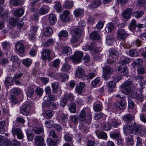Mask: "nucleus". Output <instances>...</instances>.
<instances>
[{
	"label": "nucleus",
	"mask_w": 146,
	"mask_h": 146,
	"mask_svg": "<svg viewBox=\"0 0 146 146\" xmlns=\"http://www.w3.org/2000/svg\"><path fill=\"white\" fill-rule=\"evenodd\" d=\"M42 109L43 110L45 108H49L52 107L53 110H56V104L54 102H44L42 104Z\"/></svg>",
	"instance_id": "9"
},
{
	"label": "nucleus",
	"mask_w": 146,
	"mask_h": 146,
	"mask_svg": "<svg viewBox=\"0 0 146 146\" xmlns=\"http://www.w3.org/2000/svg\"><path fill=\"white\" fill-rule=\"evenodd\" d=\"M54 42L53 39L49 38L43 44V46L44 47L49 46L50 45L54 44Z\"/></svg>",
	"instance_id": "57"
},
{
	"label": "nucleus",
	"mask_w": 146,
	"mask_h": 146,
	"mask_svg": "<svg viewBox=\"0 0 146 146\" xmlns=\"http://www.w3.org/2000/svg\"><path fill=\"white\" fill-rule=\"evenodd\" d=\"M114 40V38L112 36H108L106 38V42L109 45H111Z\"/></svg>",
	"instance_id": "56"
},
{
	"label": "nucleus",
	"mask_w": 146,
	"mask_h": 146,
	"mask_svg": "<svg viewBox=\"0 0 146 146\" xmlns=\"http://www.w3.org/2000/svg\"><path fill=\"white\" fill-rule=\"evenodd\" d=\"M26 134L28 140L29 141H32L34 139V134L30 131H27Z\"/></svg>",
	"instance_id": "63"
},
{
	"label": "nucleus",
	"mask_w": 146,
	"mask_h": 146,
	"mask_svg": "<svg viewBox=\"0 0 146 146\" xmlns=\"http://www.w3.org/2000/svg\"><path fill=\"white\" fill-rule=\"evenodd\" d=\"M79 128L81 131L85 133H87L89 131L88 127L84 125V124L82 123H80Z\"/></svg>",
	"instance_id": "33"
},
{
	"label": "nucleus",
	"mask_w": 146,
	"mask_h": 146,
	"mask_svg": "<svg viewBox=\"0 0 146 146\" xmlns=\"http://www.w3.org/2000/svg\"><path fill=\"white\" fill-rule=\"evenodd\" d=\"M103 72L104 73L108 74H111L113 72L112 68L110 67H106L103 68Z\"/></svg>",
	"instance_id": "52"
},
{
	"label": "nucleus",
	"mask_w": 146,
	"mask_h": 146,
	"mask_svg": "<svg viewBox=\"0 0 146 146\" xmlns=\"http://www.w3.org/2000/svg\"><path fill=\"white\" fill-rule=\"evenodd\" d=\"M143 64V62L140 58H137L134 60L132 63V66L134 68L138 67L141 66Z\"/></svg>",
	"instance_id": "22"
},
{
	"label": "nucleus",
	"mask_w": 146,
	"mask_h": 146,
	"mask_svg": "<svg viewBox=\"0 0 146 146\" xmlns=\"http://www.w3.org/2000/svg\"><path fill=\"white\" fill-rule=\"evenodd\" d=\"M84 12V10L82 9L78 8L75 9L73 12L74 14L76 17L82 15Z\"/></svg>",
	"instance_id": "26"
},
{
	"label": "nucleus",
	"mask_w": 146,
	"mask_h": 146,
	"mask_svg": "<svg viewBox=\"0 0 146 146\" xmlns=\"http://www.w3.org/2000/svg\"><path fill=\"white\" fill-rule=\"evenodd\" d=\"M55 7L56 10L58 12H60L63 11L61 4L59 1L55 2Z\"/></svg>",
	"instance_id": "43"
},
{
	"label": "nucleus",
	"mask_w": 146,
	"mask_h": 146,
	"mask_svg": "<svg viewBox=\"0 0 146 146\" xmlns=\"http://www.w3.org/2000/svg\"><path fill=\"white\" fill-rule=\"evenodd\" d=\"M130 62V59L128 58H125L119 61L120 63L122 65L118 67L117 70L119 72H120L121 74L123 76L127 75L128 73V68L125 64L128 63Z\"/></svg>",
	"instance_id": "2"
},
{
	"label": "nucleus",
	"mask_w": 146,
	"mask_h": 146,
	"mask_svg": "<svg viewBox=\"0 0 146 146\" xmlns=\"http://www.w3.org/2000/svg\"><path fill=\"white\" fill-rule=\"evenodd\" d=\"M13 81V79L12 78L7 77L6 79L5 82V86L7 87L11 86L12 85Z\"/></svg>",
	"instance_id": "46"
},
{
	"label": "nucleus",
	"mask_w": 146,
	"mask_h": 146,
	"mask_svg": "<svg viewBox=\"0 0 146 146\" xmlns=\"http://www.w3.org/2000/svg\"><path fill=\"white\" fill-rule=\"evenodd\" d=\"M51 52L50 50L49 49H45L43 50L41 53V59L43 61L45 62L46 60H50L51 57L50 56V54Z\"/></svg>",
	"instance_id": "7"
},
{
	"label": "nucleus",
	"mask_w": 146,
	"mask_h": 146,
	"mask_svg": "<svg viewBox=\"0 0 146 146\" xmlns=\"http://www.w3.org/2000/svg\"><path fill=\"white\" fill-rule=\"evenodd\" d=\"M123 119L126 121H131L134 119V117L131 114H127L122 117Z\"/></svg>",
	"instance_id": "39"
},
{
	"label": "nucleus",
	"mask_w": 146,
	"mask_h": 146,
	"mask_svg": "<svg viewBox=\"0 0 146 146\" xmlns=\"http://www.w3.org/2000/svg\"><path fill=\"white\" fill-rule=\"evenodd\" d=\"M90 37L92 39L95 40H99L100 38L99 33L96 31L94 32L91 34Z\"/></svg>",
	"instance_id": "40"
},
{
	"label": "nucleus",
	"mask_w": 146,
	"mask_h": 146,
	"mask_svg": "<svg viewBox=\"0 0 146 146\" xmlns=\"http://www.w3.org/2000/svg\"><path fill=\"white\" fill-rule=\"evenodd\" d=\"M83 56V53L81 51H76L74 54L70 57L73 62L74 64H78L80 62Z\"/></svg>",
	"instance_id": "3"
},
{
	"label": "nucleus",
	"mask_w": 146,
	"mask_h": 146,
	"mask_svg": "<svg viewBox=\"0 0 146 146\" xmlns=\"http://www.w3.org/2000/svg\"><path fill=\"white\" fill-rule=\"evenodd\" d=\"M20 142L14 140L11 141L9 140L7 146H20Z\"/></svg>",
	"instance_id": "50"
},
{
	"label": "nucleus",
	"mask_w": 146,
	"mask_h": 146,
	"mask_svg": "<svg viewBox=\"0 0 146 146\" xmlns=\"http://www.w3.org/2000/svg\"><path fill=\"white\" fill-rule=\"evenodd\" d=\"M10 3L11 5L17 6L21 5V1L19 0H10Z\"/></svg>",
	"instance_id": "58"
},
{
	"label": "nucleus",
	"mask_w": 146,
	"mask_h": 146,
	"mask_svg": "<svg viewBox=\"0 0 146 146\" xmlns=\"http://www.w3.org/2000/svg\"><path fill=\"white\" fill-rule=\"evenodd\" d=\"M38 28V27L36 25L31 27L30 31L29 33V38L31 39L34 37Z\"/></svg>",
	"instance_id": "13"
},
{
	"label": "nucleus",
	"mask_w": 146,
	"mask_h": 146,
	"mask_svg": "<svg viewBox=\"0 0 146 146\" xmlns=\"http://www.w3.org/2000/svg\"><path fill=\"white\" fill-rule=\"evenodd\" d=\"M64 99H62V102H64V105L65 106L67 102V100H69L72 101L73 100L74 96L73 94L71 93H68L65 94L64 96Z\"/></svg>",
	"instance_id": "12"
},
{
	"label": "nucleus",
	"mask_w": 146,
	"mask_h": 146,
	"mask_svg": "<svg viewBox=\"0 0 146 146\" xmlns=\"http://www.w3.org/2000/svg\"><path fill=\"white\" fill-rule=\"evenodd\" d=\"M85 86V85L84 83L80 82L76 85L75 90L78 93L81 94L82 93Z\"/></svg>",
	"instance_id": "18"
},
{
	"label": "nucleus",
	"mask_w": 146,
	"mask_h": 146,
	"mask_svg": "<svg viewBox=\"0 0 146 146\" xmlns=\"http://www.w3.org/2000/svg\"><path fill=\"white\" fill-rule=\"evenodd\" d=\"M11 60H12L14 64L17 66H19L20 61L17 56L12 55L11 57Z\"/></svg>",
	"instance_id": "32"
},
{
	"label": "nucleus",
	"mask_w": 146,
	"mask_h": 146,
	"mask_svg": "<svg viewBox=\"0 0 146 146\" xmlns=\"http://www.w3.org/2000/svg\"><path fill=\"white\" fill-rule=\"evenodd\" d=\"M73 136L70 134L67 133L65 135L64 138L66 141L71 142L72 141Z\"/></svg>",
	"instance_id": "59"
},
{
	"label": "nucleus",
	"mask_w": 146,
	"mask_h": 146,
	"mask_svg": "<svg viewBox=\"0 0 146 146\" xmlns=\"http://www.w3.org/2000/svg\"><path fill=\"white\" fill-rule=\"evenodd\" d=\"M72 52L71 48L68 46H65L62 50V52L66 55H70Z\"/></svg>",
	"instance_id": "35"
},
{
	"label": "nucleus",
	"mask_w": 146,
	"mask_h": 146,
	"mask_svg": "<svg viewBox=\"0 0 146 146\" xmlns=\"http://www.w3.org/2000/svg\"><path fill=\"white\" fill-rule=\"evenodd\" d=\"M34 144L35 146H46L44 143L43 137L38 135L35 137L34 139Z\"/></svg>",
	"instance_id": "5"
},
{
	"label": "nucleus",
	"mask_w": 146,
	"mask_h": 146,
	"mask_svg": "<svg viewBox=\"0 0 146 146\" xmlns=\"http://www.w3.org/2000/svg\"><path fill=\"white\" fill-rule=\"evenodd\" d=\"M5 122L4 121H0V133L1 134H4L5 131Z\"/></svg>",
	"instance_id": "47"
},
{
	"label": "nucleus",
	"mask_w": 146,
	"mask_h": 146,
	"mask_svg": "<svg viewBox=\"0 0 146 146\" xmlns=\"http://www.w3.org/2000/svg\"><path fill=\"white\" fill-rule=\"evenodd\" d=\"M8 12L4 11L3 8L0 6V18L4 20H6L8 19Z\"/></svg>",
	"instance_id": "11"
},
{
	"label": "nucleus",
	"mask_w": 146,
	"mask_h": 146,
	"mask_svg": "<svg viewBox=\"0 0 146 146\" xmlns=\"http://www.w3.org/2000/svg\"><path fill=\"white\" fill-rule=\"evenodd\" d=\"M126 141L127 144L130 145H132L133 143V137L131 135H129L126 138Z\"/></svg>",
	"instance_id": "61"
},
{
	"label": "nucleus",
	"mask_w": 146,
	"mask_h": 146,
	"mask_svg": "<svg viewBox=\"0 0 146 146\" xmlns=\"http://www.w3.org/2000/svg\"><path fill=\"white\" fill-rule=\"evenodd\" d=\"M32 60L30 58H27L24 59L23 61V64L26 66L28 67L31 64Z\"/></svg>",
	"instance_id": "48"
},
{
	"label": "nucleus",
	"mask_w": 146,
	"mask_h": 146,
	"mask_svg": "<svg viewBox=\"0 0 146 146\" xmlns=\"http://www.w3.org/2000/svg\"><path fill=\"white\" fill-rule=\"evenodd\" d=\"M52 32V29L50 28H46L44 30V35L46 36L49 35Z\"/></svg>",
	"instance_id": "55"
},
{
	"label": "nucleus",
	"mask_w": 146,
	"mask_h": 146,
	"mask_svg": "<svg viewBox=\"0 0 146 146\" xmlns=\"http://www.w3.org/2000/svg\"><path fill=\"white\" fill-rule=\"evenodd\" d=\"M59 86V84L57 82L53 83L52 84V92L54 93H56L58 90Z\"/></svg>",
	"instance_id": "60"
},
{
	"label": "nucleus",
	"mask_w": 146,
	"mask_h": 146,
	"mask_svg": "<svg viewBox=\"0 0 146 146\" xmlns=\"http://www.w3.org/2000/svg\"><path fill=\"white\" fill-rule=\"evenodd\" d=\"M131 97L132 98H135L137 99L141 102L143 101L144 100L143 96L141 94L139 95L136 92H134L132 95Z\"/></svg>",
	"instance_id": "31"
},
{
	"label": "nucleus",
	"mask_w": 146,
	"mask_h": 146,
	"mask_svg": "<svg viewBox=\"0 0 146 146\" xmlns=\"http://www.w3.org/2000/svg\"><path fill=\"white\" fill-rule=\"evenodd\" d=\"M84 71L81 67H78L76 71V75L79 78H82L84 76Z\"/></svg>",
	"instance_id": "21"
},
{
	"label": "nucleus",
	"mask_w": 146,
	"mask_h": 146,
	"mask_svg": "<svg viewBox=\"0 0 146 146\" xmlns=\"http://www.w3.org/2000/svg\"><path fill=\"white\" fill-rule=\"evenodd\" d=\"M9 140L2 135H0V145H5L7 146Z\"/></svg>",
	"instance_id": "30"
},
{
	"label": "nucleus",
	"mask_w": 146,
	"mask_h": 146,
	"mask_svg": "<svg viewBox=\"0 0 146 146\" xmlns=\"http://www.w3.org/2000/svg\"><path fill=\"white\" fill-rule=\"evenodd\" d=\"M54 111L52 110H47L45 111V116L48 118H51L54 114Z\"/></svg>",
	"instance_id": "62"
},
{
	"label": "nucleus",
	"mask_w": 146,
	"mask_h": 146,
	"mask_svg": "<svg viewBox=\"0 0 146 146\" xmlns=\"http://www.w3.org/2000/svg\"><path fill=\"white\" fill-rule=\"evenodd\" d=\"M31 107L29 104H26L22 106L21 109V113L24 115H27L29 113Z\"/></svg>",
	"instance_id": "8"
},
{
	"label": "nucleus",
	"mask_w": 146,
	"mask_h": 146,
	"mask_svg": "<svg viewBox=\"0 0 146 146\" xmlns=\"http://www.w3.org/2000/svg\"><path fill=\"white\" fill-rule=\"evenodd\" d=\"M71 34L72 36H77L81 35V31L78 28H75L71 31Z\"/></svg>",
	"instance_id": "36"
},
{
	"label": "nucleus",
	"mask_w": 146,
	"mask_h": 146,
	"mask_svg": "<svg viewBox=\"0 0 146 146\" xmlns=\"http://www.w3.org/2000/svg\"><path fill=\"white\" fill-rule=\"evenodd\" d=\"M96 134L99 138L106 139L107 138V135L106 133L102 131L101 132H99L98 131H96Z\"/></svg>",
	"instance_id": "23"
},
{
	"label": "nucleus",
	"mask_w": 146,
	"mask_h": 146,
	"mask_svg": "<svg viewBox=\"0 0 146 146\" xmlns=\"http://www.w3.org/2000/svg\"><path fill=\"white\" fill-rule=\"evenodd\" d=\"M34 90L32 87H29L26 92V94L28 97L31 98L32 97L34 94Z\"/></svg>",
	"instance_id": "45"
},
{
	"label": "nucleus",
	"mask_w": 146,
	"mask_h": 146,
	"mask_svg": "<svg viewBox=\"0 0 146 146\" xmlns=\"http://www.w3.org/2000/svg\"><path fill=\"white\" fill-rule=\"evenodd\" d=\"M126 102L125 100H123L120 102H117L114 104L115 106L121 110H123L125 109Z\"/></svg>",
	"instance_id": "16"
},
{
	"label": "nucleus",
	"mask_w": 146,
	"mask_h": 146,
	"mask_svg": "<svg viewBox=\"0 0 146 146\" xmlns=\"http://www.w3.org/2000/svg\"><path fill=\"white\" fill-rule=\"evenodd\" d=\"M12 133L13 135H16L17 138L19 139H22L24 137L23 134L21 129L13 127L12 129Z\"/></svg>",
	"instance_id": "4"
},
{
	"label": "nucleus",
	"mask_w": 146,
	"mask_h": 146,
	"mask_svg": "<svg viewBox=\"0 0 146 146\" xmlns=\"http://www.w3.org/2000/svg\"><path fill=\"white\" fill-rule=\"evenodd\" d=\"M114 29V25L111 23H110L108 24L106 28V31L108 32H110L113 31Z\"/></svg>",
	"instance_id": "51"
},
{
	"label": "nucleus",
	"mask_w": 146,
	"mask_h": 146,
	"mask_svg": "<svg viewBox=\"0 0 146 146\" xmlns=\"http://www.w3.org/2000/svg\"><path fill=\"white\" fill-rule=\"evenodd\" d=\"M69 109L70 111L73 113H75L76 112V105L73 102L71 103L70 105Z\"/></svg>",
	"instance_id": "41"
},
{
	"label": "nucleus",
	"mask_w": 146,
	"mask_h": 146,
	"mask_svg": "<svg viewBox=\"0 0 146 146\" xmlns=\"http://www.w3.org/2000/svg\"><path fill=\"white\" fill-rule=\"evenodd\" d=\"M15 48L17 51L22 53L25 51V48L23 45L20 42H17L15 44Z\"/></svg>",
	"instance_id": "20"
},
{
	"label": "nucleus",
	"mask_w": 146,
	"mask_h": 146,
	"mask_svg": "<svg viewBox=\"0 0 146 146\" xmlns=\"http://www.w3.org/2000/svg\"><path fill=\"white\" fill-rule=\"evenodd\" d=\"M96 46L93 43H91V45H86L83 47L84 50L86 51L89 50L90 51L94 48H95Z\"/></svg>",
	"instance_id": "38"
},
{
	"label": "nucleus",
	"mask_w": 146,
	"mask_h": 146,
	"mask_svg": "<svg viewBox=\"0 0 146 146\" xmlns=\"http://www.w3.org/2000/svg\"><path fill=\"white\" fill-rule=\"evenodd\" d=\"M24 12V10L23 9H17L14 11V15L16 17H19L23 15Z\"/></svg>",
	"instance_id": "25"
},
{
	"label": "nucleus",
	"mask_w": 146,
	"mask_h": 146,
	"mask_svg": "<svg viewBox=\"0 0 146 146\" xmlns=\"http://www.w3.org/2000/svg\"><path fill=\"white\" fill-rule=\"evenodd\" d=\"M124 89V93L127 95H129L132 93L135 90V88L133 87H131Z\"/></svg>",
	"instance_id": "42"
},
{
	"label": "nucleus",
	"mask_w": 146,
	"mask_h": 146,
	"mask_svg": "<svg viewBox=\"0 0 146 146\" xmlns=\"http://www.w3.org/2000/svg\"><path fill=\"white\" fill-rule=\"evenodd\" d=\"M129 55L132 57H135L138 56V54L137 50L135 49H131L129 50Z\"/></svg>",
	"instance_id": "53"
},
{
	"label": "nucleus",
	"mask_w": 146,
	"mask_h": 146,
	"mask_svg": "<svg viewBox=\"0 0 146 146\" xmlns=\"http://www.w3.org/2000/svg\"><path fill=\"white\" fill-rule=\"evenodd\" d=\"M101 1L100 0H96L93 1L89 6L90 8H96L98 7L101 4Z\"/></svg>",
	"instance_id": "24"
},
{
	"label": "nucleus",
	"mask_w": 146,
	"mask_h": 146,
	"mask_svg": "<svg viewBox=\"0 0 146 146\" xmlns=\"http://www.w3.org/2000/svg\"><path fill=\"white\" fill-rule=\"evenodd\" d=\"M141 125L137 124L136 122H129L123 126V131L125 135H127L130 133L137 134L139 132Z\"/></svg>",
	"instance_id": "1"
},
{
	"label": "nucleus",
	"mask_w": 146,
	"mask_h": 146,
	"mask_svg": "<svg viewBox=\"0 0 146 146\" xmlns=\"http://www.w3.org/2000/svg\"><path fill=\"white\" fill-rule=\"evenodd\" d=\"M33 131L36 134H39L44 132V130L43 127L38 125H34L33 127Z\"/></svg>",
	"instance_id": "10"
},
{
	"label": "nucleus",
	"mask_w": 146,
	"mask_h": 146,
	"mask_svg": "<svg viewBox=\"0 0 146 146\" xmlns=\"http://www.w3.org/2000/svg\"><path fill=\"white\" fill-rule=\"evenodd\" d=\"M61 141L60 138L56 139L55 140H54L50 138H47V145L49 146H55L57 144V142Z\"/></svg>",
	"instance_id": "17"
},
{
	"label": "nucleus",
	"mask_w": 146,
	"mask_h": 146,
	"mask_svg": "<svg viewBox=\"0 0 146 146\" xmlns=\"http://www.w3.org/2000/svg\"><path fill=\"white\" fill-rule=\"evenodd\" d=\"M136 80H138V82L141 87H142L146 85V80L144 79L143 76L141 75L135 77Z\"/></svg>",
	"instance_id": "15"
},
{
	"label": "nucleus",
	"mask_w": 146,
	"mask_h": 146,
	"mask_svg": "<svg viewBox=\"0 0 146 146\" xmlns=\"http://www.w3.org/2000/svg\"><path fill=\"white\" fill-rule=\"evenodd\" d=\"M68 34L67 32L65 30H63L60 32L58 34V36L60 38L67 37L68 36Z\"/></svg>",
	"instance_id": "64"
},
{
	"label": "nucleus",
	"mask_w": 146,
	"mask_h": 146,
	"mask_svg": "<svg viewBox=\"0 0 146 146\" xmlns=\"http://www.w3.org/2000/svg\"><path fill=\"white\" fill-rule=\"evenodd\" d=\"M49 23L51 25H54L56 21V18L55 15L53 14L50 15L48 17Z\"/></svg>",
	"instance_id": "27"
},
{
	"label": "nucleus",
	"mask_w": 146,
	"mask_h": 146,
	"mask_svg": "<svg viewBox=\"0 0 146 146\" xmlns=\"http://www.w3.org/2000/svg\"><path fill=\"white\" fill-rule=\"evenodd\" d=\"M86 111L84 110H82L79 115V120L81 122L84 121L86 119Z\"/></svg>",
	"instance_id": "29"
},
{
	"label": "nucleus",
	"mask_w": 146,
	"mask_h": 146,
	"mask_svg": "<svg viewBox=\"0 0 146 146\" xmlns=\"http://www.w3.org/2000/svg\"><path fill=\"white\" fill-rule=\"evenodd\" d=\"M132 12V9L131 8H127L122 13L123 17L125 18L128 19L130 17Z\"/></svg>",
	"instance_id": "19"
},
{
	"label": "nucleus",
	"mask_w": 146,
	"mask_h": 146,
	"mask_svg": "<svg viewBox=\"0 0 146 146\" xmlns=\"http://www.w3.org/2000/svg\"><path fill=\"white\" fill-rule=\"evenodd\" d=\"M74 3L72 1H66L65 2L63 6V7L67 9H71L73 6Z\"/></svg>",
	"instance_id": "34"
},
{
	"label": "nucleus",
	"mask_w": 146,
	"mask_h": 146,
	"mask_svg": "<svg viewBox=\"0 0 146 146\" xmlns=\"http://www.w3.org/2000/svg\"><path fill=\"white\" fill-rule=\"evenodd\" d=\"M109 51L110 53V57L111 58H115L118 56V52L115 49H110Z\"/></svg>",
	"instance_id": "28"
},
{
	"label": "nucleus",
	"mask_w": 146,
	"mask_h": 146,
	"mask_svg": "<svg viewBox=\"0 0 146 146\" xmlns=\"http://www.w3.org/2000/svg\"><path fill=\"white\" fill-rule=\"evenodd\" d=\"M117 38L119 40H124L127 36L126 32L123 29H119L117 31Z\"/></svg>",
	"instance_id": "6"
},
{
	"label": "nucleus",
	"mask_w": 146,
	"mask_h": 146,
	"mask_svg": "<svg viewBox=\"0 0 146 146\" xmlns=\"http://www.w3.org/2000/svg\"><path fill=\"white\" fill-rule=\"evenodd\" d=\"M110 137L111 138L115 139H117L121 136L119 132L113 133L111 132L110 133Z\"/></svg>",
	"instance_id": "54"
},
{
	"label": "nucleus",
	"mask_w": 146,
	"mask_h": 146,
	"mask_svg": "<svg viewBox=\"0 0 146 146\" xmlns=\"http://www.w3.org/2000/svg\"><path fill=\"white\" fill-rule=\"evenodd\" d=\"M137 26L136 21L133 19L130 22L129 27L131 30H134L136 29Z\"/></svg>",
	"instance_id": "44"
},
{
	"label": "nucleus",
	"mask_w": 146,
	"mask_h": 146,
	"mask_svg": "<svg viewBox=\"0 0 146 146\" xmlns=\"http://www.w3.org/2000/svg\"><path fill=\"white\" fill-rule=\"evenodd\" d=\"M71 68L70 65L66 63L63 64L61 68V70L64 72H67L69 71Z\"/></svg>",
	"instance_id": "49"
},
{
	"label": "nucleus",
	"mask_w": 146,
	"mask_h": 146,
	"mask_svg": "<svg viewBox=\"0 0 146 146\" xmlns=\"http://www.w3.org/2000/svg\"><path fill=\"white\" fill-rule=\"evenodd\" d=\"M132 84V81L131 80L129 79L122 84L121 87L123 89H124L130 87V86H131Z\"/></svg>",
	"instance_id": "37"
},
{
	"label": "nucleus",
	"mask_w": 146,
	"mask_h": 146,
	"mask_svg": "<svg viewBox=\"0 0 146 146\" xmlns=\"http://www.w3.org/2000/svg\"><path fill=\"white\" fill-rule=\"evenodd\" d=\"M23 74L22 73L16 74L13 77V79L17 84H19L22 83V80L21 77L23 76Z\"/></svg>",
	"instance_id": "14"
}]
</instances>
